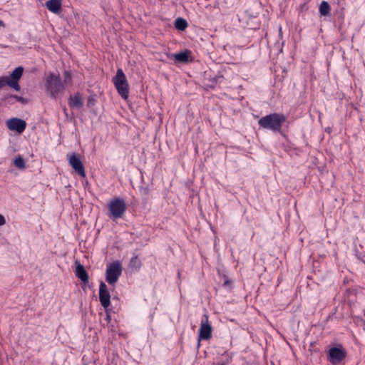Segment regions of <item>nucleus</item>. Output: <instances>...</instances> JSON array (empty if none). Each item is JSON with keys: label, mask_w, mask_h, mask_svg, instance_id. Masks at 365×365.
Returning a JSON list of instances; mask_svg holds the SVG:
<instances>
[{"label": "nucleus", "mask_w": 365, "mask_h": 365, "mask_svg": "<svg viewBox=\"0 0 365 365\" xmlns=\"http://www.w3.org/2000/svg\"><path fill=\"white\" fill-rule=\"evenodd\" d=\"M148 191H149V189L147 187H141V189H140V192L143 195H148Z\"/></svg>", "instance_id": "nucleus-26"}, {"label": "nucleus", "mask_w": 365, "mask_h": 365, "mask_svg": "<svg viewBox=\"0 0 365 365\" xmlns=\"http://www.w3.org/2000/svg\"><path fill=\"white\" fill-rule=\"evenodd\" d=\"M6 224V219L4 215L0 214V226H3Z\"/></svg>", "instance_id": "nucleus-24"}, {"label": "nucleus", "mask_w": 365, "mask_h": 365, "mask_svg": "<svg viewBox=\"0 0 365 365\" xmlns=\"http://www.w3.org/2000/svg\"><path fill=\"white\" fill-rule=\"evenodd\" d=\"M108 207L110 212V217L113 220L121 218L127 209L125 200L120 197H115L111 200Z\"/></svg>", "instance_id": "nucleus-4"}, {"label": "nucleus", "mask_w": 365, "mask_h": 365, "mask_svg": "<svg viewBox=\"0 0 365 365\" xmlns=\"http://www.w3.org/2000/svg\"><path fill=\"white\" fill-rule=\"evenodd\" d=\"M122 265L119 261L110 263L106 272V282L110 284H114L118 280L122 274Z\"/></svg>", "instance_id": "nucleus-6"}, {"label": "nucleus", "mask_w": 365, "mask_h": 365, "mask_svg": "<svg viewBox=\"0 0 365 365\" xmlns=\"http://www.w3.org/2000/svg\"><path fill=\"white\" fill-rule=\"evenodd\" d=\"M62 0H48L46 3L48 10L53 14H58L61 9Z\"/></svg>", "instance_id": "nucleus-13"}, {"label": "nucleus", "mask_w": 365, "mask_h": 365, "mask_svg": "<svg viewBox=\"0 0 365 365\" xmlns=\"http://www.w3.org/2000/svg\"><path fill=\"white\" fill-rule=\"evenodd\" d=\"M346 356V351L339 347H332L328 352V360L333 364L336 365L343 361Z\"/></svg>", "instance_id": "nucleus-9"}, {"label": "nucleus", "mask_w": 365, "mask_h": 365, "mask_svg": "<svg viewBox=\"0 0 365 365\" xmlns=\"http://www.w3.org/2000/svg\"><path fill=\"white\" fill-rule=\"evenodd\" d=\"M45 87L47 93L52 98H56L65 90V86L62 83L60 76L54 73H50L46 76Z\"/></svg>", "instance_id": "nucleus-2"}, {"label": "nucleus", "mask_w": 365, "mask_h": 365, "mask_svg": "<svg viewBox=\"0 0 365 365\" xmlns=\"http://www.w3.org/2000/svg\"><path fill=\"white\" fill-rule=\"evenodd\" d=\"M105 311H106V321L108 323H110V322L111 320V316H110V312H109V309L108 308V309L105 310Z\"/></svg>", "instance_id": "nucleus-23"}, {"label": "nucleus", "mask_w": 365, "mask_h": 365, "mask_svg": "<svg viewBox=\"0 0 365 365\" xmlns=\"http://www.w3.org/2000/svg\"><path fill=\"white\" fill-rule=\"evenodd\" d=\"M99 300L102 307L107 310L110 304V295L106 284L103 281L99 285Z\"/></svg>", "instance_id": "nucleus-10"}, {"label": "nucleus", "mask_w": 365, "mask_h": 365, "mask_svg": "<svg viewBox=\"0 0 365 365\" xmlns=\"http://www.w3.org/2000/svg\"><path fill=\"white\" fill-rule=\"evenodd\" d=\"M70 165L74 170V171L81 177H86V172L84 166L80 157L76 153H71L67 155Z\"/></svg>", "instance_id": "nucleus-8"}, {"label": "nucleus", "mask_w": 365, "mask_h": 365, "mask_svg": "<svg viewBox=\"0 0 365 365\" xmlns=\"http://www.w3.org/2000/svg\"><path fill=\"white\" fill-rule=\"evenodd\" d=\"M13 99H15L17 102H20V103H22L24 104L27 103V101L24 98L21 97V96H18L16 95H6V96H4L2 98L1 100H2L3 102H7L9 103H14L12 101Z\"/></svg>", "instance_id": "nucleus-16"}, {"label": "nucleus", "mask_w": 365, "mask_h": 365, "mask_svg": "<svg viewBox=\"0 0 365 365\" xmlns=\"http://www.w3.org/2000/svg\"><path fill=\"white\" fill-rule=\"evenodd\" d=\"M63 77H64V83H67L68 81H71V73L68 71H66L63 73Z\"/></svg>", "instance_id": "nucleus-21"}, {"label": "nucleus", "mask_w": 365, "mask_h": 365, "mask_svg": "<svg viewBox=\"0 0 365 365\" xmlns=\"http://www.w3.org/2000/svg\"><path fill=\"white\" fill-rule=\"evenodd\" d=\"M188 26L187 21L182 18H178L175 21V27L179 31H184Z\"/></svg>", "instance_id": "nucleus-18"}, {"label": "nucleus", "mask_w": 365, "mask_h": 365, "mask_svg": "<svg viewBox=\"0 0 365 365\" xmlns=\"http://www.w3.org/2000/svg\"><path fill=\"white\" fill-rule=\"evenodd\" d=\"M142 265L140 260L138 259V255L133 256L129 262V267L135 271H138Z\"/></svg>", "instance_id": "nucleus-17"}, {"label": "nucleus", "mask_w": 365, "mask_h": 365, "mask_svg": "<svg viewBox=\"0 0 365 365\" xmlns=\"http://www.w3.org/2000/svg\"><path fill=\"white\" fill-rule=\"evenodd\" d=\"M14 164L19 169H24L26 168L25 161L24 158L20 155L15 158Z\"/></svg>", "instance_id": "nucleus-20"}, {"label": "nucleus", "mask_w": 365, "mask_h": 365, "mask_svg": "<svg viewBox=\"0 0 365 365\" xmlns=\"http://www.w3.org/2000/svg\"><path fill=\"white\" fill-rule=\"evenodd\" d=\"M3 87H4V86H3V85H2V83H1V81H0V88H3Z\"/></svg>", "instance_id": "nucleus-28"}, {"label": "nucleus", "mask_w": 365, "mask_h": 365, "mask_svg": "<svg viewBox=\"0 0 365 365\" xmlns=\"http://www.w3.org/2000/svg\"><path fill=\"white\" fill-rule=\"evenodd\" d=\"M95 103H96L95 98L93 97H89L88 99V102H87L88 107H92L95 105Z\"/></svg>", "instance_id": "nucleus-22"}, {"label": "nucleus", "mask_w": 365, "mask_h": 365, "mask_svg": "<svg viewBox=\"0 0 365 365\" xmlns=\"http://www.w3.org/2000/svg\"><path fill=\"white\" fill-rule=\"evenodd\" d=\"M224 278H225V282L223 283V287H225L229 286V284H230V281L225 275L224 276Z\"/></svg>", "instance_id": "nucleus-25"}, {"label": "nucleus", "mask_w": 365, "mask_h": 365, "mask_svg": "<svg viewBox=\"0 0 365 365\" xmlns=\"http://www.w3.org/2000/svg\"><path fill=\"white\" fill-rule=\"evenodd\" d=\"M286 121L284 115L277 113H271L261 118L258 120L260 128L270 130L273 132H279L282 124Z\"/></svg>", "instance_id": "nucleus-1"}, {"label": "nucleus", "mask_w": 365, "mask_h": 365, "mask_svg": "<svg viewBox=\"0 0 365 365\" xmlns=\"http://www.w3.org/2000/svg\"><path fill=\"white\" fill-rule=\"evenodd\" d=\"M6 125L10 130L16 131L19 133H23L26 127V123L24 120L17 118L9 119Z\"/></svg>", "instance_id": "nucleus-11"}, {"label": "nucleus", "mask_w": 365, "mask_h": 365, "mask_svg": "<svg viewBox=\"0 0 365 365\" xmlns=\"http://www.w3.org/2000/svg\"><path fill=\"white\" fill-rule=\"evenodd\" d=\"M212 328L208 321V315L205 314L200 322L197 346H200L201 340H209L212 337Z\"/></svg>", "instance_id": "nucleus-7"}, {"label": "nucleus", "mask_w": 365, "mask_h": 365, "mask_svg": "<svg viewBox=\"0 0 365 365\" xmlns=\"http://www.w3.org/2000/svg\"><path fill=\"white\" fill-rule=\"evenodd\" d=\"M63 110H64L65 114L67 115V113H66V108H64Z\"/></svg>", "instance_id": "nucleus-29"}, {"label": "nucleus", "mask_w": 365, "mask_h": 365, "mask_svg": "<svg viewBox=\"0 0 365 365\" xmlns=\"http://www.w3.org/2000/svg\"><path fill=\"white\" fill-rule=\"evenodd\" d=\"M319 13L322 16H327L330 13V6L327 1H323L319 6Z\"/></svg>", "instance_id": "nucleus-19"}, {"label": "nucleus", "mask_w": 365, "mask_h": 365, "mask_svg": "<svg viewBox=\"0 0 365 365\" xmlns=\"http://www.w3.org/2000/svg\"><path fill=\"white\" fill-rule=\"evenodd\" d=\"M76 276L81 280V282L86 284L88 282V274L86 270L85 267L78 262L76 261Z\"/></svg>", "instance_id": "nucleus-12"}, {"label": "nucleus", "mask_w": 365, "mask_h": 365, "mask_svg": "<svg viewBox=\"0 0 365 365\" xmlns=\"http://www.w3.org/2000/svg\"><path fill=\"white\" fill-rule=\"evenodd\" d=\"M68 105L70 108H81L83 105V102L81 95L78 93H76L74 96H71L68 98Z\"/></svg>", "instance_id": "nucleus-14"}, {"label": "nucleus", "mask_w": 365, "mask_h": 365, "mask_svg": "<svg viewBox=\"0 0 365 365\" xmlns=\"http://www.w3.org/2000/svg\"><path fill=\"white\" fill-rule=\"evenodd\" d=\"M113 82L119 95L123 99H127L129 95V85L121 68L117 70L116 74L113 78Z\"/></svg>", "instance_id": "nucleus-3"}, {"label": "nucleus", "mask_w": 365, "mask_h": 365, "mask_svg": "<svg viewBox=\"0 0 365 365\" xmlns=\"http://www.w3.org/2000/svg\"><path fill=\"white\" fill-rule=\"evenodd\" d=\"M23 72L24 68L22 66H19L11 72L9 77H0V81H1L3 86H9L15 91H19L21 90V87L19 86V81L21 78Z\"/></svg>", "instance_id": "nucleus-5"}, {"label": "nucleus", "mask_w": 365, "mask_h": 365, "mask_svg": "<svg viewBox=\"0 0 365 365\" xmlns=\"http://www.w3.org/2000/svg\"><path fill=\"white\" fill-rule=\"evenodd\" d=\"M190 51L185 50V51L175 53L173 55L175 60L179 63H187L189 61Z\"/></svg>", "instance_id": "nucleus-15"}, {"label": "nucleus", "mask_w": 365, "mask_h": 365, "mask_svg": "<svg viewBox=\"0 0 365 365\" xmlns=\"http://www.w3.org/2000/svg\"><path fill=\"white\" fill-rule=\"evenodd\" d=\"M279 33L282 34V29H279Z\"/></svg>", "instance_id": "nucleus-30"}, {"label": "nucleus", "mask_w": 365, "mask_h": 365, "mask_svg": "<svg viewBox=\"0 0 365 365\" xmlns=\"http://www.w3.org/2000/svg\"><path fill=\"white\" fill-rule=\"evenodd\" d=\"M0 26H4V22L0 19Z\"/></svg>", "instance_id": "nucleus-27"}]
</instances>
